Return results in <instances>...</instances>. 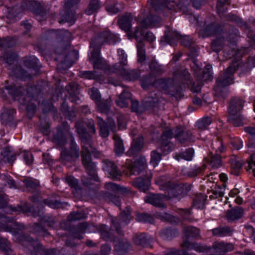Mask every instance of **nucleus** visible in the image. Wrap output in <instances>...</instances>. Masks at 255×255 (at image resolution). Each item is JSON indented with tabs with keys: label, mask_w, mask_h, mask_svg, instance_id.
I'll return each mask as SVG.
<instances>
[{
	"label": "nucleus",
	"mask_w": 255,
	"mask_h": 255,
	"mask_svg": "<svg viewBox=\"0 0 255 255\" xmlns=\"http://www.w3.org/2000/svg\"><path fill=\"white\" fill-rule=\"evenodd\" d=\"M75 127L81 139V143L92 141L91 137L90 134L87 131L83 122L81 121L76 122Z\"/></svg>",
	"instance_id": "25"
},
{
	"label": "nucleus",
	"mask_w": 255,
	"mask_h": 255,
	"mask_svg": "<svg viewBox=\"0 0 255 255\" xmlns=\"http://www.w3.org/2000/svg\"><path fill=\"white\" fill-rule=\"evenodd\" d=\"M174 137L181 143H187L194 142L195 137L190 131H184L181 127H177L173 132L170 128H166L163 131L160 138V151L163 155L167 154L170 151L169 144V140Z\"/></svg>",
	"instance_id": "1"
},
{
	"label": "nucleus",
	"mask_w": 255,
	"mask_h": 255,
	"mask_svg": "<svg viewBox=\"0 0 255 255\" xmlns=\"http://www.w3.org/2000/svg\"><path fill=\"white\" fill-rule=\"evenodd\" d=\"M243 106L244 101L239 98H233L230 103L228 120L235 127H239L243 123V118L240 114Z\"/></svg>",
	"instance_id": "5"
},
{
	"label": "nucleus",
	"mask_w": 255,
	"mask_h": 255,
	"mask_svg": "<svg viewBox=\"0 0 255 255\" xmlns=\"http://www.w3.org/2000/svg\"><path fill=\"white\" fill-rule=\"evenodd\" d=\"M33 232L42 236H46L49 235L47 230L45 227L39 223H35L33 227Z\"/></svg>",
	"instance_id": "62"
},
{
	"label": "nucleus",
	"mask_w": 255,
	"mask_h": 255,
	"mask_svg": "<svg viewBox=\"0 0 255 255\" xmlns=\"http://www.w3.org/2000/svg\"><path fill=\"white\" fill-rule=\"evenodd\" d=\"M144 143V138L142 135L134 138L132 141L131 146L128 151L129 156L134 155L139 153L143 147Z\"/></svg>",
	"instance_id": "21"
},
{
	"label": "nucleus",
	"mask_w": 255,
	"mask_h": 255,
	"mask_svg": "<svg viewBox=\"0 0 255 255\" xmlns=\"http://www.w3.org/2000/svg\"><path fill=\"white\" fill-rule=\"evenodd\" d=\"M85 217L83 212L80 211H74L71 212L67 217L68 221L72 222L84 219Z\"/></svg>",
	"instance_id": "60"
},
{
	"label": "nucleus",
	"mask_w": 255,
	"mask_h": 255,
	"mask_svg": "<svg viewBox=\"0 0 255 255\" xmlns=\"http://www.w3.org/2000/svg\"><path fill=\"white\" fill-rule=\"evenodd\" d=\"M124 8V5L123 3H109L107 4L106 6V10L112 14H116Z\"/></svg>",
	"instance_id": "47"
},
{
	"label": "nucleus",
	"mask_w": 255,
	"mask_h": 255,
	"mask_svg": "<svg viewBox=\"0 0 255 255\" xmlns=\"http://www.w3.org/2000/svg\"><path fill=\"white\" fill-rule=\"evenodd\" d=\"M146 166L144 158L137 159L135 162L129 165L128 173L130 175H137L140 174Z\"/></svg>",
	"instance_id": "19"
},
{
	"label": "nucleus",
	"mask_w": 255,
	"mask_h": 255,
	"mask_svg": "<svg viewBox=\"0 0 255 255\" xmlns=\"http://www.w3.org/2000/svg\"><path fill=\"white\" fill-rule=\"evenodd\" d=\"M148 109L146 104H144V101L141 105L139 104V102L135 99H131V110L132 112H135L137 114H141L145 110Z\"/></svg>",
	"instance_id": "36"
},
{
	"label": "nucleus",
	"mask_w": 255,
	"mask_h": 255,
	"mask_svg": "<svg viewBox=\"0 0 255 255\" xmlns=\"http://www.w3.org/2000/svg\"><path fill=\"white\" fill-rule=\"evenodd\" d=\"M219 30L217 24L215 23H213L207 25L205 28L201 30L199 32V35L203 37L210 36L216 34Z\"/></svg>",
	"instance_id": "35"
},
{
	"label": "nucleus",
	"mask_w": 255,
	"mask_h": 255,
	"mask_svg": "<svg viewBox=\"0 0 255 255\" xmlns=\"http://www.w3.org/2000/svg\"><path fill=\"white\" fill-rule=\"evenodd\" d=\"M244 214V210L240 207H236L234 209L228 211L226 217L229 221H234L240 218Z\"/></svg>",
	"instance_id": "34"
},
{
	"label": "nucleus",
	"mask_w": 255,
	"mask_h": 255,
	"mask_svg": "<svg viewBox=\"0 0 255 255\" xmlns=\"http://www.w3.org/2000/svg\"><path fill=\"white\" fill-rule=\"evenodd\" d=\"M134 243L137 245L142 247H146L149 244V241L144 233L136 234L133 237Z\"/></svg>",
	"instance_id": "41"
},
{
	"label": "nucleus",
	"mask_w": 255,
	"mask_h": 255,
	"mask_svg": "<svg viewBox=\"0 0 255 255\" xmlns=\"http://www.w3.org/2000/svg\"><path fill=\"white\" fill-rule=\"evenodd\" d=\"M8 93L14 100H18L17 98L22 96L25 93V88L19 85H12L5 87Z\"/></svg>",
	"instance_id": "28"
},
{
	"label": "nucleus",
	"mask_w": 255,
	"mask_h": 255,
	"mask_svg": "<svg viewBox=\"0 0 255 255\" xmlns=\"http://www.w3.org/2000/svg\"><path fill=\"white\" fill-rule=\"evenodd\" d=\"M24 63L25 66L29 69H33L35 72L40 68V66L38 64V60L34 56L25 57Z\"/></svg>",
	"instance_id": "39"
},
{
	"label": "nucleus",
	"mask_w": 255,
	"mask_h": 255,
	"mask_svg": "<svg viewBox=\"0 0 255 255\" xmlns=\"http://www.w3.org/2000/svg\"><path fill=\"white\" fill-rule=\"evenodd\" d=\"M64 131H65V129L63 127L62 123L61 126L57 127V131L54 134L52 138L53 142L59 147L64 146L67 142Z\"/></svg>",
	"instance_id": "23"
},
{
	"label": "nucleus",
	"mask_w": 255,
	"mask_h": 255,
	"mask_svg": "<svg viewBox=\"0 0 255 255\" xmlns=\"http://www.w3.org/2000/svg\"><path fill=\"white\" fill-rule=\"evenodd\" d=\"M238 64L237 63H233L229 67L223 75L219 77L217 80V86L215 87L216 91H218V88L220 87H225L233 83L234 74L237 70Z\"/></svg>",
	"instance_id": "7"
},
{
	"label": "nucleus",
	"mask_w": 255,
	"mask_h": 255,
	"mask_svg": "<svg viewBox=\"0 0 255 255\" xmlns=\"http://www.w3.org/2000/svg\"><path fill=\"white\" fill-rule=\"evenodd\" d=\"M118 37L108 30H105L95 36L91 42V45L95 48H100L105 43L109 44L115 43Z\"/></svg>",
	"instance_id": "8"
},
{
	"label": "nucleus",
	"mask_w": 255,
	"mask_h": 255,
	"mask_svg": "<svg viewBox=\"0 0 255 255\" xmlns=\"http://www.w3.org/2000/svg\"><path fill=\"white\" fill-rule=\"evenodd\" d=\"M80 0H65L63 7V10L60 13V23L64 22H71L74 20V13L71 8L76 5Z\"/></svg>",
	"instance_id": "9"
},
{
	"label": "nucleus",
	"mask_w": 255,
	"mask_h": 255,
	"mask_svg": "<svg viewBox=\"0 0 255 255\" xmlns=\"http://www.w3.org/2000/svg\"><path fill=\"white\" fill-rule=\"evenodd\" d=\"M181 247L187 250H193L198 252H203L207 250V247L197 243H190L187 240L184 241Z\"/></svg>",
	"instance_id": "30"
},
{
	"label": "nucleus",
	"mask_w": 255,
	"mask_h": 255,
	"mask_svg": "<svg viewBox=\"0 0 255 255\" xmlns=\"http://www.w3.org/2000/svg\"><path fill=\"white\" fill-rule=\"evenodd\" d=\"M115 250L119 252H126L130 247V245L127 241H121L119 240L116 241L115 239Z\"/></svg>",
	"instance_id": "51"
},
{
	"label": "nucleus",
	"mask_w": 255,
	"mask_h": 255,
	"mask_svg": "<svg viewBox=\"0 0 255 255\" xmlns=\"http://www.w3.org/2000/svg\"><path fill=\"white\" fill-rule=\"evenodd\" d=\"M13 73L15 76L20 79H24L25 78H31L30 74L23 69L20 66H16L13 70Z\"/></svg>",
	"instance_id": "56"
},
{
	"label": "nucleus",
	"mask_w": 255,
	"mask_h": 255,
	"mask_svg": "<svg viewBox=\"0 0 255 255\" xmlns=\"http://www.w3.org/2000/svg\"><path fill=\"white\" fill-rule=\"evenodd\" d=\"M149 6V15L143 18L142 13L135 18L138 25L144 29H147L154 25L158 20L159 13V0H148Z\"/></svg>",
	"instance_id": "3"
},
{
	"label": "nucleus",
	"mask_w": 255,
	"mask_h": 255,
	"mask_svg": "<svg viewBox=\"0 0 255 255\" xmlns=\"http://www.w3.org/2000/svg\"><path fill=\"white\" fill-rule=\"evenodd\" d=\"M159 101V91L157 90L155 92H151L148 96L144 100V104H146L147 107L149 108H154L158 107Z\"/></svg>",
	"instance_id": "26"
},
{
	"label": "nucleus",
	"mask_w": 255,
	"mask_h": 255,
	"mask_svg": "<svg viewBox=\"0 0 255 255\" xmlns=\"http://www.w3.org/2000/svg\"><path fill=\"white\" fill-rule=\"evenodd\" d=\"M102 163L103 169L109 177L115 180H120L122 173L114 162L108 159H104Z\"/></svg>",
	"instance_id": "12"
},
{
	"label": "nucleus",
	"mask_w": 255,
	"mask_h": 255,
	"mask_svg": "<svg viewBox=\"0 0 255 255\" xmlns=\"http://www.w3.org/2000/svg\"><path fill=\"white\" fill-rule=\"evenodd\" d=\"M194 150L192 148H188L186 151L179 153H176L174 157L177 160L183 159L186 160H191L193 156Z\"/></svg>",
	"instance_id": "45"
},
{
	"label": "nucleus",
	"mask_w": 255,
	"mask_h": 255,
	"mask_svg": "<svg viewBox=\"0 0 255 255\" xmlns=\"http://www.w3.org/2000/svg\"><path fill=\"white\" fill-rule=\"evenodd\" d=\"M13 226H10L8 224H4L0 223V231L9 232H11L13 229L23 230L24 229V226L23 225H20L17 222H14L13 224Z\"/></svg>",
	"instance_id": "48"
},
{
	"label": "nucleus",
	"mask_w": 255,
	"mask_h": 255,
	"mask_svg": "<svg viewBox=\"0 0 255 255\" xmlns=\"http://www.w3.org/2000/svg\"><path fill=\"white\" fill-rule=\"evenodd\" d=\"M0 249L3 252L8 255H12L10 244L7 239L2 238H0Z\"/></svg>",
	"instance_id": "52"
},
{
	"label": "nucleus",
	"mask_w": 255,
	"mask_h": 255,
	"mask_svg": "<svg viewBox=\"0 0 255 255\" xmlns=\"http://www.w3.org/2000/svg\"><path fill=\"white\" fill-rule=\"evenodd\" d=\"M103 198L106 201L109 203L112 202L120 207L121 201L118 196L110 192H106L103 195Z\"/></svg>",
	"instance_id": "55"
},
{
	"label": "nucleus",
	"mask_w": 255,
	"mask_h": 255,
	"mask_svg": "<svg viewBox=\"0 0 255 255\" xmlns=\"http://www.w3.org/2000/svg\"><path fill=\"white\" fill-rule=\"evenodd\" d=\"M23 182L29 192L36 194L39 192L40 186L38 181L27 177L23 179Z\"/></svg>",
	"instance_id": "27"
},
{
	"label": "nucleus",
	"mask_w": 255,
	"mask_h": 255,
	"mask_svg": "<svg viewBox=\"0 0 255 255\" xmlns=\"http://www.w3.org/2000/svg\"><path fill=\"white\" fill-rule=\"evenodd\" d=\"M21 7L25 10H29L36 16L43 17L47 13V7L43 3L36 1H24L21 3Z\"/></svg>",
	"instance_id": "11"
},
{
	"label": "nucleus",
	"mask_w": 255,
	"mask_h": 255,
	"mask_svg": "<svg viewBox=\"0 0 255 255\" xmlns=\"http://www.w3.org/2000/svg\"><path fill=\"white\" fill-rule=\"evenodd\" d=\"M82 163L86 169L88 175L91 180L99 181L95 164L92 161L91 154L99 155V152L93 147L92 141L81 143Z\"/></svg>",
	"instance_id": "2"
},
{
	"label": "nucleus",
	"mask_w": 255,
	"mask_h": 255,
	"mask_svg": "<svg viewBox=\"0 0 255 255\" xmlns=\"http://www.w3.org/2000/svg\"><path fill=\"white\" fill-rule=\"evenodd\" d=\"M105 187L106 189L109 191L114 192H120L123 194L130 193V190L127 188L120 186L118 184L112 182H108L106 183L105 185Z\"/></svg>",
	"instance_id": "37"
},
{
	"label": "nucleus",
	"mask_w": 255,
	"mask_h": 255,
	"mask_svg": "<svg viewBox=\"0 0 255 255\" xmlns=\"http://www.w3.org/2000/svg\"><path fill=\"white\" fill-rule=\"evenodd\" d=\"M178 40L185 47L190 46L193 42V40L189 36H181L177 32L171 31L169 27L166 28L164 35L160 40V42H166L170 45L174 46Z\"/></svg>",
	"instance_id": "6"
},
{
	"label": "nucleus",
	"mask_w": 255,
	"mask_h": 255,
	"mask_svg": "<svg viewBox=\"0 0 255 255\" xmlns=\"http://www.w3.org/2000/svg\"><path fill=\"white\" fill-rule=\"evenodd\" d=\"M144 28H142L139 25L136 26L133 32L131 30L127 33V36L128 38H134L137 41L141 40L144 34Z\"/></svg>",
	"instance_id": "40"
},
{
	"label": "nucleus",
	"mask_w": 255,
	"mask_h": 255,
	"mask_svg": "<svg viewBox=\"0 0 255 255\" xmlns=\"http://www.w3.org/2000/svg\"><path fill=\"white\" fill-rule=\"evenodd\" d=\"M17 55L11 51L6 52L3 55L4 60L8 65L12 64L17 60Z\"/></svg>",
	"instance_id": "64"
},
{
	"label": "nucleus",
	"mask_w": 255,
	"mask_h": 255,
	"mask_svg": "<svg viewBox=\"0 0 255 255\" xmlns=\"http://www.w3.org/2000/svg\"><path fill=\"white\" fill-rule=\"evenodd\" d=\"M113 138L114 140V151L116 155H121L125 151L123 140L117 134H114Z\"/></svg>",
	"instance_id": "32"
},
{
	"label": "nucleus",
	"mask_w": 255,
	"mask_h": 255,
	"mask_svg": "<svg viewBox=\"0 0 255 255\" xmlns=\"http://www.w3.org/2000/svg\"><path fill=\"white\" fill-rule=\"evenodd\" d=\"M133 16L130 13H126L122 15L118 20L120 27L127 33L129 32L131 28V22Z\"/></svg>",
	"instance_id": "24"
},
{
	"label": "nucleus",
	"mask_w": 255,
	"mask_h": 255,
	"mask_svg": "<svg viewBox=\"0 0 255 255\" xmlns=\"http://www.w3.org/2000/svg\"><path fill=\"white\" fill-rule=\"evenodd\" d=\"M187 194V190L181 185H175L170 182L160 184V200H168L176 198L180 199Z\"/></svg>",
	"instance_id": "4"
},
{
	"label": "nucleus",
	"mask_w": 255,
	"mask_h": 255,
	"mask_svg": "<svg viewBox=\"0 0 255 255\" xmlns=\"http://www.w3.org/2000/svg\"><path fill=\"white\" fill-rule=\"evenodd\" d=\"M209 164L213 168H218L221 166L222 164L221 156L218 154H215L211 156Z\"/></svg>",
	"instance_id": "59"
},
{
	"label": "nucleus",
	"mask_w": 255,
	"mask_h": 255,
	"mask_svg": "<svg viewBox=\"0 0 255 255\" xmlns=\"http://www.w3.org/2000/svg\"><path fill=\"white\" fill-rule=\"evenodd\" d=\"M43 203L53 209L63 208L67 205V203L66 202H62L58 200H54L50 199L43 200Z\"/></svg>",
	"instance_id": "46"
},
{
	"label": "nucleus",
	"mask_w": 255,
	"mask_h": 255,
	"mask_svg": "<svg viewBox=\"0 0 255 255\" xmlns=\"http://www.w3.org/2000/svg\"><path fill=\"white\" fill-rule=\"evenodd\" d=\"M100 5L98 0H91L86 9L85 13L87 15H91L97 11Z\"/></svg>",
	"instance_id": "54"
},
{
	"label": "nucleus",
	"mask_w": 255,
	"mask_h": 255,
	"mask_svg": "<svg viewBox=\"0 0 255 255\" xmlns=\"http://www.w3.org/2000/svg\"><path fill=\"white\" fill-rule=\"evenodd\" d=\"M132 185L140 191L146 192L150 185V180L148 177H137L133 179Z\"/></svg>",
	"instance_id": "22"
},
{
	"label": "nucleus",
	"mask_w": 255,
	"mask_h": 255,
	"mask_svg": "<svg viewBox=\"0 0 255 255\" xmlns=\"http://www.w3.org/2000/svg\"><path fill=\"white\" fill-rule=\"evenodd\" d=\"M97 119L100 134L102 137L106 138L109 136V130L115 131L116 127L113 120H109L108 122H105L101 117H97Z\"/></svg>",
	"instance_id": "15"
},
{
	"label": "nucleus",
	"mask_w": 255,
	"mask_h": 255,
	"mask_svg": "<svg viewBox=\"0 0 255 255\" xmlns=\"http://www.w3.org/2000/svg\"><path fill=\"white\" fill-rule=\"evenodd\" d=\"M117 64L113 66L112 71L122 76L123 79L128 81H135L140 76V71L137 69L128 70L122 67L118 68Z\"/></svg>",
	"instance_id": "13"
},
{
	"label": "nucleus",
	"mask_w": 255,
	"mask_h": 255,
	"mask_svg": "<svg viewBox=\"0 0 255 255\" xmlns=\"http://www.w3.org/2000/svg\"><path fill=\"white\" fill-rule=\"evenodd\" d=\"M48 36L50 38H55L58 41L62 43H66L67 44L71 40V33L65 30H61L59 31L52 30L51 32H47Z\"/></svg>",
	"instance_id": "18"
},
{
	"label": "nucleus",
	"mask_w": 255,
	"mask_h": 255,
	"mask_svg": "<svg viewBox=\"0 0 255 255\" xmlns=\"http://www.w3.org/2000/svg\"><path fill=\"white\" fill-rule=\"evenodd\" d=\"M211 123V118L206 117L198 120L196 123V127L200 129H205Z\"/></svg>",
	"instance_id": "57"
},
{
	"label": "nucleus",
	"mask_w": 255,
	"mask_h": 255,
	"mask_svg": "<svg viewBox=\"0 0 255 255\" xmlns=\"http://www.w3.org/2000/svg\"><path fill=\"white\" fill-rule=\"evenodd\" d=\"M225 187L216 185L212 189V194L210 195V198H217L218 197H223L224 195Z\"/></svg>",
	"instance_id": "63"
},
{
	"label": "nucleus",
	"mask_w": 255,
	"mask_h": 255,
	"mask_svg": "<svg viewBox=\"0 0 255 255\" xmlns=\"http://www.w3.org/2000/svg\"><path fill=\"white\" fill-rule=\"evenodd\" d=\"M228 0H218L217 3V10L221 17L223 16L224 13L227 9Z\"/></svg>",
	"instance_id": "58"
},
{
	"label": "nucleus",
	"mask_w": 255,
	"mask_h": 255,
	"mask_svg": "<svg viewBox=\"0 0 255 255\" xmlns=\"http://www.w3.org/2000/svg\"><path fill=\"white\" fill-rule=\"evenodd\" d=\"M214 236L223 237L231 236L233 232V229L228 227H218L211 230Z\"/></svg>",
	"instance_id": "31"
},
{
	"label": "nucleus",
	"mask_w": 255,
	"mask_h": 255,
	"mask_svg": "<svg viewBox=\"0 0 255 255\" xmlns=\"http://www.w3.org/2000/svg\"><path fill=\"white\" fill-rule=\"evenodd\" d=\"M63 127L65 129V132L67 133L69 137L70 140V149L73 150H75V151L79 152V149L75 141L74 137L72 134V133L69 131V126L65 123H63Z\"/></svg>",
	"instance_id": "43"
},
{
	"label": "nucleus",
	"mask_w": 255,
	"mask_h": 255,
	"mask_svg": "<svg viewBox=\"0 0 255 255\" xmlns=\"http://www.w3.org/2000/svg\"><path fill=\"white\" fill-rule=\"evenodd\" d=\"M79 157V152L64 148H63L61 151L59 161L64 164H66L68 162L71 163L76 161Z\"/></svg>",
	"instance_id": "17"
},
{
	"label": "nucleus",
	"mask_w": 255,
	"mask_h": 255,
	"mask_svg": "<svg viewBox=\"0 0 255 255\" xmlns=\"http://www.w3.org/2000/svg\"><path fill=\"white\" fill-rule=\"evenodd\" d=\"M188 4V2H186L184 3L183 1H181L179 4H177L173 0H172L171 1L167 2L166 3L165 7L170 10H176L177 7L180 9H183V5L185 7H187Z\"/></svg>",
	"instance_id": "61"
},
{
	"label": "nucleus",
	"mask_w": 255,
	"mask_h": 255,
	"mask_svg": "<svg viewBox=\"0 0 255 255\" xmlns=\"http://www.w3.org/2000/svg\"><path fill=\"white\" fill-rule=\"evenodd\" d=\"M98 230L101 237L104 240L115 242L116 238L115 236L110 233L108 228L106 225H102L100 226Z\"/></svg>",
	"instance_id": "38"
},
{
	"label": "nucleus",
	"mask_w": 255,
	"mask_h": 255,
	"mask_svg": "<svg viewBox=\"0 0 255 255\" xmlns=\"http://www.w3.org/2000/svg\"><path fill=\"white\" fill-rule=\"evenodd\" d=\"M136 47L138 61L140 63H142L146 59L145 44L142 40H139L137 42Z\"/></svg>",
	"instance_id": "42"
},
{
	"label": "nucleus",
	"mask_w": 255,
	"mask_h": 255,
	"mask_svg": "<svg viewBox=\"0 0 255 255\" xmlns=\"http://www.w3.org/2000/svg\"><path fill=\"white\" fill-rule=\"evenodd\" d=\"M131 96V94L127 89L124 90L116 101L117 105L121 108L127 107L128 105V101L132 99Z\"/></svg>",
	"instance_id": "29"
},
{
	"label": "nucleus",
	"mask_w": 255,
	"mask_h": 255,
	"mask_svg": "<svg viewBox=\"0 0 255 255\" xmlns=\"http://www.w3.org/2000/svg\"><path fill=\"white\" fill-rule=\"evenodd\" d=\"M3 156V160L5 162L8 163L13 162L16 159V155L14 153H12L9 147H5L1 152Z\"/></svg>",
	"instance_id": "49"
},
{
	"label": "nucleus",
	"mask_w": 255,
	"mask_h": 255,
	"mask_svg": "<svg viewBox=\"0 0 255 255\" xmlns=\"http://www.w3.org/2000/svg\"><path fill=\"white\" fill-rule=\"evenodd\" d=\"M145 203L152 205L155 207H159V194L149 193L144 198Z\"/></svg>",
	"instance_id": "44"
},
{
	"label": "nucleus",
	"mask_w": 255,
	"mask_h": 255,
	"mask_svg": "<svg viewBox=\"0 0 255 255\" xmlns=\"http://www.w3.org/2000/svg\"><path fill=\"white\" fill-rule=\"evenodd\" d=\"M131 219L130 211L129 209L126 208L119 216V219L115 220H112V223L114 228L115 229L117 233L121 236H123L124 233L121 229V223H124L127 225Z\"/></svg>",
	"instance_id": "14"
},
{
	"label": "nucleus",
	"mask_w": 255,
	"mask_h": 255,
	"mask_svg": "<svg viewBox=\"0 0 255 255\" xmlns=\"http://www.w3.org/2000/svg\"><path fill=\"white\" fill-rule=\"evenodd\" d=\"M96 105L99 111L102 113L108 114L111 108L110 102L108 101H98Z\"/></svg>",
	"instance_id": "50"
},
{
	"label": "nucleus",
	"mask_w": 255,
	"mask_h": 255,
	"mask_svg": "<svg viewBox=\"0 0 255 255\" xmlns=\"http://www.w3.org/2000/svg\"><path fill=\"white\" fill-rule=\"evenodd\" d=\"M135 219L138 222L149 223L150 224H154V218L150 215L145 213H137L136 215Z\"/></svg>",
	"instance_id": "53"
},
{
	"label": "nucleus",
	"mask_w": 255,
	"mask_h": 255,
	"mask_svg": "<svg viewBox=\"0 0 255 255\" xmlns=\"http://www.w3.org/2000/svg\"><path fill=\"white\" fill-rule=\"evenodd\" d=\"M141 87L144 89H148L151 87H158L159 85L158 77L154 75H148L143 76L140 80Z\"/></svg>",
	"instance_id": "20"
},
{
	"label": "nucleus",
	"mask_w": 255,
	"mask_h": 255,
	"mask_svg": "<svg viewBox=\"0 0 255 255\" xmlns=\"http://www.w3.org/2000/svg\"><path fill=\"white\" fill-rule=\"evenodd\" d=\"M29 212L34 217H39V222L43 225L45 228L53 227L55 224L54 219L51 216H44L42 217L44 214L43 206L41 204H39L36 208L31 207L29 209Z\"/></svg>",
	"instance_id": "10"
},
{
	"label": "nucleus",
	"mask_w": 255,
	"mask_h": 255,
	"mask_svg": "<svg viewBox=\"0 0 255 255\" xmlns=\"http://www.w3.org/2000/svg\"><path fill=\"white\" fill-rule=\"evenodd\" d=\"M15 113V110L13 109H5L0 115L2 123L7 125L11 123L13 120Z\"/></svg>",
	"instance_id": "33"
},
{
	"label": "nucleus",
	"mask_w": 255,
	"mask_h": 255,
	"mask_svg": "<svg viewBox=\"0 0 255 255\" xmlns=\"http://www.w3.org/2000/svg\"><path fill=\"white\" fill-rule=\"evenodd\" d=\"M215 253L219 255H224L235 250V245L232 243L224 241H217L212 245Z\"/></svg>",
	"instance_id": "16"
}]
</instances>
